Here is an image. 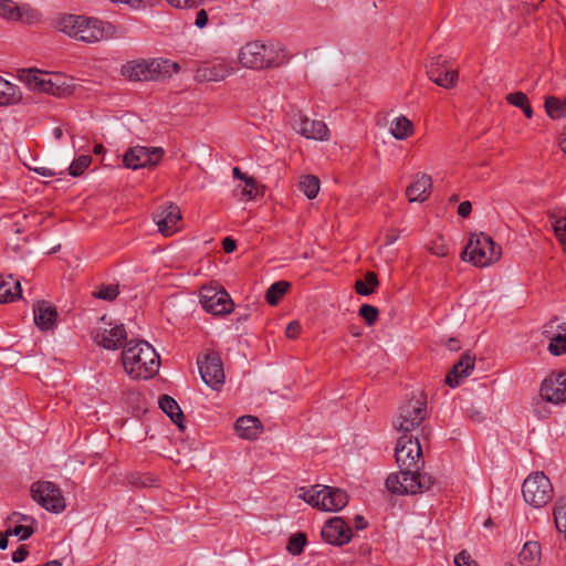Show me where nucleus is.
I'll list each match as a JSON object with an SVG mask.
<instances>
[{
	"instance_id": "obj_12",
	"label": "nucleus",
	"mask_w": 566,
	"mask_h": 566,
	"mask_svg": "<svg viewBox=\"0 0 566 566\" xmlns=\"http://www.w3.org/2000/svg\"><path fill=\"white\" fill-rule=\"evenodd\" d=\"M163 154L164 150L160 147L135 146L124 154V166L134 170L151 167L158 164Z\"/></svg>"
},
{
	"instance_id": "obj_10",
	"label": "nucleus",
	"mask_w": 566,
	"mask_h": 566,
	"mask_svg": "<svg viewBox=\"0 0 566 566\" xmlns=\"http://www.w3.org/2000/svg\"><path fill=\"white\" fill-rule=\"evenodd\" d=\"M200 304L206 312L213 315H227L233 310V302L223 289L203 287Z\"/></svg>"
},
{
	"instance_id": "obj_34",
	"label": "nucleus",
	"mask_w": 566,
	"mask_h": 566,
	"mask_svg": "<svg viewBox=\"0 0 566 566\" xmlns=\"http://www.w3.org/2000/svg\"><path fill=\"white\" fill-rule=\"evenodd\" d=\"M230 74V70L224 64H214L198 71V76L205 81L219 82Z\"/></svg>"
},
{
	"instance_id": "obj_17",
	"label": "nucleus",
	"mask_w": 566,
	"mask_h": 566,
	"mask_svg": "<svg viewBox=\"0 0 566 566\" xmlns=\"http://www.w3.org/2000/svg\"><path fill=\"white\" fill-rule=\"evenodd\" d=\"M543 336L548 339L547 350L554 356L566 353V324L553 319L543 326Z\"/></svg>"
},
{
	"instance_id": "obj_3",
	"label": "nucleus",
	"mask_w": 566,
	"mask_h": 566,
	"mask_svg": "<svg viewBox=\"0 0 566 566\" xmlns=\"http://www.w3.org/2000/svg\"><path fill=\"white\" fill-rule=\"evenodd\" d=\"M286 54L280 42L252 41L240 50L239 60L244 67L264 70L276 67L285 62Z\"/></svg>"
},
{
	"instance_id": "obj_48",
	"label": "nucleus",
	"mask_w": 566,
	"mask_h": 566,
	"mask_svg": "<svg viewBox=\"0 0 566 566\" xmlns=\"http://www.w3.org/2000/svg\"><path fill=\"white\" fill-rule=\"evenodd\" d=\"M454 564L457 566H475L470 554H468L464 551H462L454 557Z\"/></svg>"
},
{
	"instance_id": "obj_39",
	"label": "nucleus",
	"mask_w": 566,
	"mask_h": 566,
	"mask_svg": "<svg viewBox=\"0 0 566 566\" xmlns=\"http://www.w3.org/2000/svg\"><path fill=\"white\" fill-rule=\"evenodd\" d=\"M91 163H92V157L90 155L78 156L69 166V174L72 177H78L85 171V169L88 168Z\"/></svg>"
},
{
	"instance_id": "obj_20",
	"label": "nucleus",
	"mask_w": 566,
	"mask_h": 566,
	"mask_svg": "<svg viewBox=\"0 0 566 566\" xmlns=\"http://www.w3.org/2000/svg\"><path fill=\"white\" fill-rule=\"evenodd\" d=\"M94 342L105 349H118L127 338V333L123 324L111 328H97L93 335Z\"/></svg>"
},
{
	"instance_id": "obj_37",
	"label": "nucleus",
	"mask_w": 566,
	"mask_h": 566,
	"mask_svg": "<svg viewBox=\"0 0 566 566\" xmlns=\"http://www.w3.org/2000/svg\"><path fill=\"white\" fill-rule=\"evenodd\" d=\"M506 101L510 104L514 105L515 107L521 108L527 118H531L533 116V109L530 105L528 98L526 94H524L523 92H515L509 94L506 96Z\"/></svg>"
},
{
	"instance_id": "obj_58",
	"label": "nucleus",
	"mask_w": 566,
	"mask_h": 566,
	"mask_svg": "<svg viewBox=\"0 0 566 566\" xmlns=\"http://www.w3.org/2000/svg\"><path fill=\"white\" fill-rule=\"evenodd\" d=\"M430 61H433L434 62V69L436 70H440L441 67L444 66V64L447 63V61L441 56V55H438V56H432L430 59Z\"/></svg>"
},
{
	"instance_id": "obj_35",
	"label": "nucleus",
	"mask_w": 566,
	"mask_h": 566,
	"mask_svg": "<svg viewBox=\"0 0 566 566\" xmlns=\"http://www.w3.org/2000/svg\"><path fill=\"white\" fill-rule=\"evenodd\" d=\"M298 188L308 199H314L319 191V179L313 175L303 176Z\"/></svg>"
},
{
	"instance_id": "obj_55",
	"label": "nucleus",
	"mask_w": 566,
	"mask_h": 566,
	"mask_svg": "<svg viewBox=\"0 0 566 566\" xmlns=\"http://www.w3.org/2000/svg\"><path fill=\"white\" fill-rule=\"evenodd\" d=\"M235 241L231 238H224L222 242V248L227 253H231L235 250Z\"/></svg>"
},
{
	"instance_id": "obj_5",
	"label": "nucleus",
	"mask_w": 566,
	"mask_h": 566,
	"mask_svg": "<svg viewBox=\"0 0 566 566\" xmlns=\"http://www.w3.org/2000/svg\"><path fill=\"white\" fill-rule=\"evenodd\" d=\"M300 497L312 506L326 512H337L348 503V496L345 491L327 485H315L311 489L302 488L300 490Z\"/></svg>"
},
{
	"instance_id": "obj_9",
	"label": "nucleus",
	"mask_w": 566,
	"mask_h": 566,
	"mask_svg": "<svg viewBox=\"0 0 566 566\" xmlns=\"http://www.w3.org/2000/svg\"><path fill=\"white\" fill-rule=\"evenodd\" d=\"M34 502L49 512L59 514L65 510V499L60 488L51 481H38L31 485Z\"/></svg>"
},
{
	"instance_id": "obj_24",
	"label": "nucleus",
	"mask_w": 566,
	"mask_h": 566,
	"mask_svg": "<svg viewBox=\"0 0 566 566\" xmlns=\"http://www.w3.org/2000/svg\"><path fill=\"white\" fill-rule=\"evenodd\" d=\"M238 436L242 439L254 440L262 431V424L256 417L242 416L234 424Z\"/></svg>"
},
{
	"instance_id": "obj_62",
	"label": "nucleus",
	"mask_w": 566,
	"mask_h": 566,
	"mask_svg": "<svg viewBox=\"0 0 566 566\" xmlns=\"http://www.w3.org/2000/svg\"><path fill=\"white\" fill-rule=\"evenodd\" d=\"M559 146H560V149L563 150V153L566 155V129L562 134Z\"/></svg>"
},
{
	"instance_id": "obj_1",
	"label": "nucleus",
	"mask_w": 566,
	"mask_h": 566,
	"mask_svg": "<svg viewBox=\"0 0 566 566\" xmlns=\"http://www.w3.org/2000/svg\"><path fill=\"white\" fill-rule=\"evenodd\" d=\"M395 457L399 472L391 473L386 479L388 491L403 495L430 490L433 484L432 476L420 472L424 460L418 438L402 434L397 441Z\"/></svg>"
},
{
	"instance_id": "obj_2",
	"label": "nucleus",
	"mask_w": 566,
	"mask_h": 566,
	"mask_svg": "<svg viewBox=\"0 0 566 566\" xmlns=\"http://www.w3.org/2000/svg\"><path fill=\"white\" fill-rule=\"evenodd\" d=\"M122 361L129 377L148 379L158 373L160 357L149 343L132 339L124 346Z\"/></svg>"
},
{
	"instance_id": "obj_29",
	"label": "nucleus",
	"mask_w": 566,
	"mask_h": 566,
	"mask_svg": "<svg viewBox=\"0 0 566 566\" xmlns=\"http://www.w3.org/2000/svg\"><path fill=\"white\" fill-rule=\"evenodd\" d=\"M122 74L129 81H150L154 78L149 74L148 61L128 62L122 67Z\"/></svg>"
},
{
	"instance_id": "obj_59",
	"label": "nucleus",
	"mask_w": 566,
	"mask_h": 566,
	"mask_svg": "<svg viewBox=\"0 0 566 566\" xmlns=\"http://www.w3.org/2000/svg\"><path fill=\"white\" fill-rule=\"evenodd\" d=\"M232 175L235 179L245 180L249 176L241 171L239 167H234L232 170Z\"/></svg>"
},
{
	"instance_id": "obj_51",
	"label": "nucleus",
	"mask_w": 566,
	"mask_h": 566,
	"mask_svg": "<svg viewBox=\"0 0 566 566\" xmlns=\"http://www.w3.org/2000/svg\"><path fill=\"white\" fill-rule=\"evenodd\" d=\"M208 23V14L207 11L201 9L196 14L195 25L199 29H202Z\"/></svg>"
},
{
	"instance_id": "obj_46",
	"label": "nucleus",
	"mask_w": 566,
	"mask_h": 566,
	"mask_svg": "<svg viewBox=\"0 0 566 566\" xmlns=\"http://www.w3.org/2000/svg\"><path fill=\"white\" fill-rule=\"evenodd\" d=\"M177 9H193L201 4L202 0H166Z\"/></svg>"
},
{
	"instance_id": "obj_56",
	"label": "nucleus",
	"mask_w": 566,
	"mask_h": 566,
	"mask_svg": "<svg viewBox=\"0 0 566 566\" xmlns=\"http://www.w3.org/2000/svg\"><path fill=\"white\" fill-rule=\"evenodd\" d=\"M366 284L369 286V287H373L375 289L377 285H378V279H377V275L373 272H368L365 276V280Z\"/></svg>"
},
{
	"instance_id": "obj_8",
	"label": "nucleus",
	"mask_w": 566,
	"mask_h": 566,
	"mask_svg": "<svg viewBox=\"0 0 566 566\" xmlns=\"http://www.w3.org/2000/svg\"><path fill=\"white\" fill-rule=\"evenodd\" d=\"M522 494L526 503L542 507L553 499V485L543 472H534L524 480Z\"/></svg>"
},
{
	"instance_id": "obj_44",
	"label": "nucleus",
	"mask_w": 566,
	"mask_h": 566,
	"mask_svg": "<svg viewBox=\"0 0 566 566\" xmlns=\"http://www.w3.org/2000/svg\"><path fill=\"white\" fill-rule=\"evenodd\" d=\"M114 3L128 4L130 8L138 10L147 7H154L158 0H111Z\"/></svg>"
},
{
	"instance_id": "obj_43",
	"label": "nucleus",
	"mask_w": 566,
	"mask_h": 566,
	"mask_svg": "<svg viewBox=\"0 0 566 566\" xmlns=\"http://www.w3.org/2000/svg\"><path fill=\"white\" fill-rule=\"evenodd\" d=\"M243 182L244 187L241 188L240 196L249 200L255 198L258 193L255 179L249 176L245 180H243Z\"/></svg>"
},
{
	"instance_id": "obj_16",
	"label": "nucleus",
	"mask_w": 566,
	"mask_h": 566,
	"mask_svg": "<svg viewBox=\"0 0 566 566\" xmlns=\"http://www.w3.org/2000/svg\"><path fill=\"white\" fill-rule=\"evenodd\" d=\"M321 534L325 542L342 546L350 541L352 528L342 517H333L324 524Z\"/></svg>"
},
{
	"instance_id": "obj_38",
	"label": "nucleus",
	"mask_w": 566,
	"mask_h": 566,
	"mask_svg": "<svg viewBox=\"0 0 566 566\" xmlns=\"http://www.w3.org/2000/svg\"><path fill=\"white\" fill-rule=\"evenodd\" d=\"M546 113L549 117L557 119L566 115V102L556 97H548L545 102Z\"/></svg>"
},
{
	"instance_id": "obj_22",
	"label": "nucleus",
	"mask_w": 566,
	"mask_h": 566,
	"mask_svg": "<svg viewBox=\"0 0 566 566\" xmlns=\"http://www.w3.org/2000/svg\"><path fill=\"white\" fill-rule=\"evenodd\" d=\"M34 323L42 331L52 329L55 326L56 308L46 301L38 302L33 308Z\"/></svg>"
},
{
	"instance_id": "obj_50",
	"label": "nucleus",
	"mask_w": 566,
	"mask_h": 566,
	"mask_svg": "<svg viewBox=\"0 0 566 566\" xmlns=\"http://www.w3.org/2000/svg\"><path fill=\"white\" fill-rule=\"evenodd\" d=\"M355 290L359 295L368 296L374 292L373 287H369L365 281H357L355 284Z\"/></svg>"
},
{
	"instance_id": "obj_18",
	"label": "nucleus",
	"mask_w": 566,
	"mask_h": 566,
	"mask_svg": "<svg viewBox=\"0 0 566 566\" xmlns=\"http://www.w3.org/2000/svg\"><path fill=\"white\" fill-rule=\"evenodd\" d=\"M0 17L8 20H19L23 23H34L40 13L29 4H17L12 0H0Z\"/></svg>"
},
{
	"instance_id": "obj_36",
	"label": "nucleus",
	"mask_w": 566,
	"mask_h": 566,
	"mask_svg": "<svg viewBox=\"0 0 566 566\" xmlns=\"http://www.w3.org/2000/svg\"><path fill=\"white\" fill-rule=\"evenodd\" d=\"M290 283L277 281L273 283L265 293V300L270 305H276L281 297L289 291Z\"/></svg>"
},
{
	"instance_id": "obj_30",
	"label": "nucleus",
	"mask_w": 566,
	"mask_h": 566,
	"mask_svg": "<svg viewBox=\"0 0 566 566\" xmlns=\"http://www.w3.org/2000/svg\"><path fill=\"white\" fill-rule=\"evenodd\" d=\"M22 99L20 87L0 76V106L18 104Z\"/></svg>"
},
{
	"instance_id": "obj_32",
	"label": "nucleus",
	"mask_w": 566,
	"mask_h": 566,
	"mask_svg": "<svg viewBox=\"0 0 566 566\" xmlns=\"http://www.w3.org/2000/svg\"><path fill=\"white\" fill-rule=\"evenodd\" d=\"M541 559V546L537 542H526L518 554V560L524 566H535Z\"/></svg>"
},
{
	"instance_id": "obj_23",
	"label": "nucleus",
	"mask_w": 566,
	"mask_h": 566,
	"mask_svg": "<svg viewBox=\"0 0 566 566\" xmlns=\"http://www.w3.org/2000/svg\"><path fill=\"white\" fill-rule=\"evenodd\" d=\"M431 187V177L422 174L407 188L406 195L410 202H422L428 198Z\"/></svg>"
},
{
	"instance_id": "obj_49",
	"label": "nucleus",
	"mask_w": 566,
	"mask_h": 566,
	"mask_svg": "<svg viewBox=\"0 0 566 566\" xmlns=\"http://www.w3.org/2000/svg\"><path fill=\"white\" fill-rule=\"evenodd\" d=\"M300 331H301V324L297 321H292L286 326L285 334L289 338H295V337H297Z\"/></svg>"
},
{
	"instance_id": "obj_33",
	"label": "nucleus",
	"mask_w": 566,
	"mask_h": 566,
	"mask_svg": "<svg viewBox=\"0 0 566 566\" xmlns=\"http://www.w3.org/2000/svg\"><path fill=\"white\" fill-rule=\"evenodd\" d=\"M390 134L398 140H405L412 133V123L405 116L396 117L390 123Z\"/></svg>"
},
{
	"instance_id": "obj_27",
	"label": "nucleus",
	"mask_w": 566,
	"mask_h": 566,
	"mask_svg": "<svg viewBox=\"0 0 566 566\" xmlns=\"http://www.w3.org/2000/svg\"><path fill=\"white\" fill-rule=\"evenodd\" d=\"M427 74L432 82L444 88H451L455 86L458 82V71L451 70L443 72L436 70L433 61H429L427 64Z\"/></svg>"
},
{
	"instance_id": "obj_14",
	"label": "nucleus",
	"mask_w": 566,
	"mask_h": 566,
	"mask_svg": "<svg viewBox=\"0 0 566 566\" xmlns=\"http://www.w3.org/2000/svg\"><path fill=\"white\" fill-rule=\"evenodd\" d=\"M114 32L115 28L111 23L103 22L96 18H86V22L83 23L76 40L94 43L112 38Z\"/></svg>"
},
{
	"instance_id": "obj_41",
	"label": "nucleus",
	"mask_w": 566,
	"mask_h": 566,
	"mask_svg": "<svg viewBox=\"0 0 566 566\" xmlns=\"http://www.w3.org/2000/svg\"><path fill=\"white\" fill-rule=\"evenodd\" d=\"M119 294L118 285H101L96 291L93 292V295L97 298L104 301H113Z\"/></svg>"
},
{
	"instance_id": "obj_53",
	"label": "nucleus",
	"mask_w": 566,
	"mask_h": 566,
	"mask_svg": "<svg viewBox=\"0 0 566 566\" xmlns=\"http://www.w3.org/2000/svg\"><path fill=\"white\" fill-rule=\"evenodd\" d=\"M472 206L470 201H463L458 207V213L459 216L465 218L471 213Z\"/></svg>"
},
{
	"instance_id": "obj_60",
	"label": "nucleus",
	"mask_w": 566,
	"mask_h": 566,
	"mask_svg": "<svg viewBox=\"0 0 566 566\" xmlns=\"http://www.w3.org/2000/svg\"><path fill=\"white\" fill-rule=\"evenodd\" d=\"M447 347H448L449 350L455 352V350H458L460 348L459 342L457 339H454V338H450L448 340V343H447Z\"/></svg>"
},
{
	"instance_id": "obj_11",
	"label": "nucleus",
	"mask_w": 566,
	"mask_h": 566,
	"mask_svg": "<svg viewBox=\"0 0 566 566\" xmlns=\"http://www.w3.org/2000/svg\"><path fill=\"white\" fill-rule=\"evenodd\" d=\"M202 381L213 390H219L224 382V371L218 354L209 353L198 359Z\"/></svg>"
},
{
	"instance_id": "obj_63",
	"label": "nucleus",
	"mask_w": 566,
	"mask_h": 566,
	"mask_svg": "<svg viewBox=\"0 0 566 566\" xmlns=\"http://www.w3.org/2000/svg\"><path fill=\"white\" fill-rule=\"evenodd\" d=\"M53 136L55 139H60L63 136V130L60 127L53 129Z\"/></svg>"
},
{
	"instance_id": "obj_13",
	"label": "nucleus",
	"mask_w": 566,
	"mask_h": 566,
	"mask_svg": "<svg viewBox=\"0 0 566 566\" xmlns=\"http://www.w3.org/2000/svg\"><path fill=\"white\" fill-rule=\"evenodd\" d=\"M292 126L298 134L308 139H329V129L322 120L310 119L305 115L297 114L293 117Z\"/></svg>"
},
{
	"instance_id": "obj_28",
	"label": "nucleus",
	"mask_w": 566,
	"mask_h": 566,
	"mask_svg": "<svg viewBox=\"0 0 566 566\" xmlns=\"http://www.w3.org/2000/svg\"><path fill=\"white\" fill-rule=\"evenodd\" d=\"M84 22H86V17L84 15L65 14L57 19L55 25L59 31L76 39Z\"/></svg>"
},
{
	"instance_id": "obj_64",
	"label": "nucleus",
	"mask_w": 566,
	"mask_h": 566,
	"mask_svg": "<svg viewBox=\"0 0 566 566\" xmlns=\"http://www.w3.org/2000/svg\"><path fill=\"white\" fill-rule=\"evenodd\" d=\"M397 239H398V235H396V234L387 235L386 237V243L387 244H392V243H395L397 241Z\"/></svg>"
},
{
	"instance_id": "obj_54",
	"label": "nucleus",
	"mask_w": 566,
	"mask_h": 566,
	"mask_svg": "<svg viewBox=\"0 0 566 566\" xmlns=\"http://www.w3.org/2000/svg\"><path fill=\"white\" fill-rule=\"evenodd\" d=\"M34 171L43 177H54L57 175L54 169L48 167H36Z\"/></svg>"
},
{
	"instance_id": "obj_31",
	"label": "nucleus",
	"mask_w": 566,
	"mask_h": 566,
	"mask_svg": "<svg viewBox=\"0 0 566 566\" xmlns=\"http://www.w3.org/2000/svg\"><path fill=\"white\" fill-rule=\"evenodd\" d=\"M160 409L177 424L180 429L184 428L182 420L184 413L177 401L170 396L164 395L159 399Z\"/></svg>"
},
{
	"instance_id": "obj_52",
	"label": "nucleus",
	"mask_w": 566,
	"mask_h": 566,
	"mask_svg": "<svg viewBox=\"0 0 566 566\" xmlns=\"http://www.w3.org/2000/svg\"><path fill=\"white\" fill-rule=\"evenodd\" d=\"M28 556V549L24 546H20L17 551L12 553V562L21 563Z\"/></svg>"
},
{
	"instance_id": "obj_7",
	"label": "nucleus",
	"mask_w": 566,
	"mask_h": 566,
	"mask_svg": "<svg viewBox=\"0 0 566 566\" xmlns=\"http://www.w3.org/2000/svg\"><path fill=\"white\" fill-rule=\"evenodd\" d=\"M427 416V401L422 394L413 396L409 401L399 408L398 415L394 420V428L408 434L421 422Z\"/></svg>"
},
{
	"instance_id": "obj_45",
	"label": "nucleus",
	"mask_w": 566,
	"mask_h": 566,
	"mask_svg": "<svg viewBox=\"0 0 566 566\" xmlns=\"http://www.w3.org/2000/svg\"><path fill=\"white\" fill-rule=\"evenodd\" d=\"M554 231L566 249V218H558L553 223Z\"/></svg>"
},
{
	"instance_id": "obj_19",
	"label": "nucleus",
	"mask_w": 566,
	"mask_h": 566,
	"mask_svg": "<svg viewBox=\"0 0 566 566\" xmlns=\"http://www.w3.org/2000/svg\"><path fill=\"white\" fill-rule=\"evenodd\" d=\"M181 213L176 205L169 203L163 207L154 216V221L158 227V231L165 237L172 235L179 230Z\"/></svg>"
},
{
	"instance_id": "obj_42",
	"label": "nucleus",
	"mask_w": 566,
	"mask_h": 566,
	"mask_svg": "<svg viewBox=\"0 0 566 566\" xmlns=\"http://www.w3.org/2000/svg\"><path fill=\"white\" fill-rule=\"evenodd\" d=\"M359 315L365 319L367 325L371 326L378 317V310L373 305L364 304L359 308Z\"/></svg>"
},
{
	"instance_id": "obj_15",
	"label": "nucleus",
	"mask_w": 566,
	"mask_h": 566,
	"mask_svg": "<svg viewBox=\"0 0 566 566\" xmlns=\"http://www.w3.org/2000/svg\"><path fill=\"white\" fill-rule=\"evenodd\" d=\"M541 397L551 403L566 401V374H552L544 379L541 386Z\"/></svg>"
},
{
	"instance_id": "obj_40",
	"label": "nucleus",
	"mask_w": 566,
	"mask_h": 566,
	"mask_svg": "<svg viewBox=\"0 0 566 566\" xmlns=\"http://www.w3.org/2000/svg\"><path fill=\"white\" fill-rule=\"evenodd\" d=\"M306 543L307 539L305 534L295 533L289 538L286 549L290 554L297 556L303 552Z\"/></svg>"
},
{
	"instance_id": "obj_4",
	"label": "nucleus",
	"mask_w": 566,
	"mask_h": 566,
	"mask_svg": "<svg viewBox=\"0 0 566 566\" xmlns=\"http://www.w3.org/2000/svg\"><path fill=\"white\" fill-rule=\"evenodd\" d=\"M18 77L29 88L48 93L57 97L71 95L75 88L74 78L61 73H43L36 69H21Z\"/></svg>"
},
{
	"instance_id": "obj_25",
	"label": "nucleus",
	"mask_w": 566,
	"mask_h": 566,
	"mask_svg": "<svg viewBox=\"0 0 566 566\" xmlns=\"http://www.w3.org/2000/svg\"><path fill=\"white\" fill-rule=\"evenodd\" d=\"M149 74L154 76L151 81H163L179 72V65L176 62L165 59H155L148 61Z\"/></svg>"
},
{
	"instance_id": "obj_47",
	"label": "nucleus",
	"mask_w": 566,
	"mask_h": 566,
	"mask_svg": "<svg viewBox=\"0 0 566 566\" xmlns=\"http://www.w3.org/2000/svg\"><path fill=\"white\" fill-rule=\"evenodd\" d=\"M34 533V528L32 526L25 525H17L11 532L8 534H13L15 536H20L21 541L28 539Z\"/></svg>"
},
{
	"instance_id": "obj_26",
	"label": "nucleus",
	"mask_w": 566,
	"mask_h": 566,
	"mask_svg": "<svg viewBox=\"0 0 566 566\" xmlns=\"http://www.w3.org/2000/svg\"><path fill=\"white\" fill-rule=\"evenodd\" d=\"M22 294L20 281L13 275H0V303L13 302Z\"/></svg>"
},
{
	"instance_id": "obj_61",
	"label": "nucleus",
	"mask_w": 566,
	"mask_h": 566,
	"mask_svg": "<svg viewBox=\"0 0 566 566\" xmlns=\"http://www.w3.org/2000/svg\"><path fill=\"white\" fill-rule=\"evenodd\" d=\"M8 532L3 535V534H0V549H6L8 547Z\"/></svg>"
},
{
	"instance_id": "obj_6",
	"label": "nucleus",
	"mask_w": 566,
	"mask_h": 566,
	"mask_svg": "<svg viewBox=\"0 0 566 566\" xmlns=\"http://www.w3.org/2000/svg\"><path fill=\"white\" fill-rule=\"evenodd\" d=\"M500 256L501 247L483 232L473 234L462 253V260H468L480 268L489 266Z\"/></svg>"
},
{
	"instance_id": "obj_21",
	"label": "nucleus",
	"mask_w": 566,
	"mask_h": 566,
	"mask_svg": "<svg viewBox=\"0 0 566 566\" xmlns=\"http://www.w3.org/2000/svg\"><path fill=\"white\" fill-rule=\"evenodd\" d=\"M475 357L470 354H463L460 360L453 366L447 375L446 382L451 387H458L474 369Z\"/></svg>"
},
{
	"instance_id": "obj_57",
	"label": "nucleus",
	"mask_w": 566,
	"mask_h": 566,
	"mask_svg": "<svg viewBox=\"0 0 566 566\" xmlns=\"http://www.w3.org/2000/svg\"><path fill=\"white\" fill-rule=\"evenodd\" d=\"M354 524L357 530H364L367 526V521L361 515H356L354 518Z\"/></svg>"
}]
</instances>
